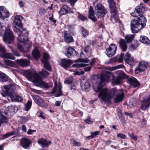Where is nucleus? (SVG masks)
Segmentation results:
<instances>
[{"label":"nucleus","instance_id":"1","mask_svg":"<svg viewBox=\"0 0 150 150\" xmlns=\"http://www.w3.org/2000/svg\"><path fill=\"white\" fill-rule=\"evenodd\" d=\"M110 76L109 74L105 71H103L101 74L100 81L98 83H96L95 85L93 86V88L96 92L99 93L98 98L101 100L102 102H110L111 99L115 95L114 99V101L115 103H117L123 100L124 93H119V91L116 88H113L111 90L105 88H102L106 82L109 81Z\"/></svg>","mask_w":150,"mask_h":150},{"label":"nucleus","instance_id":"2","mask_svg":"<svg viewBox=\"0 0 150 150\" xmlns=\"http://www.w3.org/2000/svg\"><path fill=\"white\" fill-rule=\"evenodd\" d=\"M25 74L27 78L33 82L34 85L41 88H48L50 87L48 84L43 81L40 76L43 77H46L49 73L45 70H42L39 74L34 72L33 71L28 70L25 71Z\"/></svg>","mask_w":150,"mask_h":150},{"label":"nucleus","instance_id":"3","mask_svg":"<svg viewBox=\"0 0 150 150\" xmlns=\"http://www.w3.org/2000/svg\"><path fill=\"white\" fill-rule=\"evenodd\" d=\"M22 17L21 16L17 15L15 16L13 21V30L18 34V41L21 43H25L28 40L27 37L28 35V32L26 31L25 29H23L22 31H21L19 28L17 27V26L20 28H22Z\"/></svg>","mask_w":150,"mask_h":150},{"label":"nucleus","instance_id":"4","mask_svg":"<svg viewBox=\"0 0 150 150\" xmlns=\"http://www.w3.org/2000/svg\"><path fill=\"white\" fill-rule=\"evenodd\" d=\"M95 13L98 18H101L105 16L107 12L103 5L98 4H97L95 8Z\"/></svg>","mask_w":150,"mask_h":150},{"label":"nucleus","instance_id":"5","mask_svg":"<svg viewBox=\"0 0 150 150\" xmlns=\"http://www.w3.org/2000/svg\"><path fill=\"white\" fill-rule=\"evenodd\" d=\"M141 23L142 21H139L138 18L137 20H132L130 24L131 29L133 33H137L139 30L144 27L142 26Z\"/></svg>","mask_w":150,"mask_h":150},{"label":"nucleus","instance_id":"6","mask_svg":"<svg viewBox=\"0 0 150 150\" xmlns=\"http://www.w3.org/2000/svg\"><path fill=\"white\" fill-rule=\"evenodd\" d=\"M117 74H119L118 76L113 77L112 81V83L113 85H119L121 84L122 81V77L126 78L127 77V76L125 75L124 72L121 71H117Z\"/></svg>","mask_w":150,"mask_h":150},{"label":"nucleus","instance_id":"7","mask_svg":"<svg viewBox=\"0 0 150 150\" xmlns=\"http://www.w3.org/2000/svg\"><path fill=\"white\" fill-rule=\"evenodd\" d=\"M14 39L12 31L9 29H6L3 38V41L6 43L10 44L13 41Z\"/></svg>","mask_w":150,"mask_h":150},{"label":"nucleus","instance_id":"8","mask_svg":"<svg viewBox=\"0 0 150 150\" xmlns=\"http://www.w3.org/2000/svg\"><path fill=\"white\" fill-rule=\"evenodd\" d=\"M15 89V86L13 84L5 85L3 86L2 89V95L3 96H6L10 95L14 92Z\"/></svg>","mask_w":150,"mask_h":150},{"label":"nucleus","instance_id":"9","mask_svg":"<svg viewBox=\"0 0 150 150\" xmlns=\"http://www.w3.org/2000/svg\"><path fill=\"white\" fill-rule=\"evenodd\" d=\"M95 63L94 59H93L91 61H90L87 59H82L81 60V62L74 64L73 65L72 67L79 68L84 67L88 65L89 64L91 66H93Z\"/></svg>","mask_w":150,"mask_h":150},{"label":"nucleus","instance_id":"10","mask_svg":"<svg viewBox=\"0 0 150 150\" xmlns=\"http://www.w3.org/2000/svg\"><path fill=\"white\" fill-rule=\"evenodd\" d=\"M0 56L2 58L14 60L15 58L12 54L6 53L5 48L0 44Z\"/></svg>","mask_w":150,"mask_h":150},{"label":"nucleus","instance_id":"11","mask_svg":"<svg viewBox=\"0 0 150 150\" xmlns=\"http://www.w3.org/2000/svg\"><path fill=\"white\" fill-rule=\"evenodd\" d=\"M117 47L114 44H112L106 50V53L107 56L111 57L114 55L116 53Z\"/></svg>","mask_w":150,"mask_h":150},{"label":"nucleus","instance_id":"12","mask_svg":"<svg viewBox=\"0 0 150 150\" xmlns=\"http://www.w3.org/2000/svg\"><path fill=\"white\" fill-rule=\"evenodd\" d=\"M49 58V54L47 53H45L43 55V59L42 60L43 63L44 67L49 71H51L52 69L49 64L48 59Z\"/></svg>","mask_w":150,"mask_h":150},{"label":"nucleus","instance_id":"13","mask_svg":"<svg viewBox=\"0 0 150 150\" xmlns=\"http://www.w3.org/2000/svg\"><path fill=\"white\" fill-rule=\"evenodd\" d=\"M148 64L145 61H141L139 63V64L135 70V73L138 74L140 72L144 71L146 68Z\"/></svg>","mask_w":150,"mask_h":150},{"label":"nucleus","instance_id":"14","mask_svg":"<svg viewBox=\"0 0 150 150\" xmlns=\"http://www.w3.org/2000/svg\"><path fill=\"white\" fill-rule=\"evenodd\" d=\"M131 15L133 17H138V16H140L139 17H138L137 18L139 19V21H142L141 25L142 27H145L146 22V19L145 17L142 15H141L139 14V13H138L136 11V12H134L131 13Z\"/></svg>","mask_w":150,"mask_h":150},{"label":"nucleus","instance_id":"15","mask_svg":"<svg viewBox=\"0 0 150 150\" xmlns=\"http://www.w3.org/2000/svg\"><path fill=\"white\" fill-rule=\"evenodd\" d=\"M124 60L126 63L130 65L133 66L134 64V59L128 52L125 55Z\"/></svg>","mask_w":150,"mask_h":150},{"label":"nucleus","instance_id":"16","mask_svg":"<svg viewBox=\"0 0 150 150\" xmlns=\"http://www.w3.org/2000/svg\"><path fill=\"white\" fill-rule=\"evenodd\" d=\"M61 85L59 84V85L57 86V83H55L54 87L52 89L51 93H55L56 91L57 90V92L56 94H55V96L56 97L60 96L62 94V92L61 91Z\"/></svg>","mask_w":150,"mask_h":150},{"label":"nucleus","instance_id":"17","mask_svg":"<svg viewBox=\"0 0 150 150\" xmlns=\"http://www.w3.org/2000/svg\"><path fill=\"white\" fill-rule=\"evenodd\" d=\"M150 105V95L147 97H145L144 101L142 102L141 108L143 110H146Z\"/></svg>","mask_w":150,"mask_h":150},{"label":"nucleus","instance_id":"18","mask_svg":"<svg viewBox=\"0 0 150 150\" xmlns=\"http://www.w3.org/2000/svg\"><path fill=\"white\" fill-rule=\"evenodd\" d=\"M9 16L8 12L3 6H0V18L4 19Z\"/></svg>","mask_w":150,"mask_h":150},{"label":"nucleus","instance_id":"19","mask_svg":"<svg viewBox=\"0 0 150 150\" xmlns=\"http://www.w3.org/2000/svg\"><path fill=\"white\" fill-rule=\"evenodd\" d=\"M31 142L30 140L26 138H23L21 141L20 144L23 148L27 149L30 147Z\"/></svg>","mask_w":150,"mask_h":150},{"label":"nucleus","instance_id":"20","mask_svg":"<svg viewBox=\"0 0 150 150\" xmlns=\"http://www.w3.org/2000/svg\"><path fill=\"white\" fill-rule=\"evenodd\" d=\"M72 63V61L70 59L67 60L65 59H63L61 61L60 65L64 68H68Z\"/></svg>","mask_w":150,"mask_h":150},{"label":"nucleus","instance_id":"21","mask_svg":"<svg viewBox=\"0 0 150 150\" xmlns=\"http://www.w3.org/2000/svg\"><path fill=\"white\" fill-rule=\"evenodd\" d=\"M17 47L18 49L21 52L26 53L29 51L30 46L28 44L25 43L24 46H23L20 43H18Z\"/></svg>","mask_w":150,"mask_h":150},{"label":"nucleus","instance_id":"22","mask_svg":"<svg viewBox=\"0 0 150 150\" xmlns=\"http://www.w3.org/2000/svg\"><path fill=\"white\" fill-rule=\"evenodd\" d=\"M65 41L68 43H71L73 41L74 39L72 36L67 33V31H64L62 33Z\"/></svg>","mask_w":150,"mask_h":150},{"label":"nucleus","instance_id":"23","mask_svg":"<svg viewBox=\"0 0 150 150\" xmlns=\"http://www.w3.org/2000/svg\"><path fill=\"white\" fill-rule=\"evenodd\" d=\"M81 89L83 90L87 91L90 88V83L87 80L82 81L81 84Z\"/></svg>","mask_w":150,"mask_h":150},{"label":"nucleus","instance_id":"24","mask_svg":"<svg viewBox=\"0 0 150 150\" xmlns=\"http://www.w3.org/2000/svg\"><path fill=\"white\" fill-rule=\"evenodd\" d=\"M38 143L41 145L43 147H46L51 144V142L49 140H47L45 139L40 138L38 139Z\"/></svg>","mask_w":150,"mask_h":150},{"label":"nucleus","instance_id":"25","mask_svg":"<svg viewBox=\"0 0 150 150\" xmlns=\"http://www.w3.org/2000/svg\"><path fill=\"white\" fill-rule=\"evenodd\" d=\"M88 17L94 22H96L97 21L96 18L94 15L93 9L92 6H90L89 8Z\"/></svg>","mask_w":150,"mask_h":150},{"label":"nucleus","instance_id":"26","mask_svg":"<svg viewBox=\"0 0 150 150\" xmlns=\"http://www.w3.org/2000/svg\"><path fill=\"white\" fill-rule=\"evenodd\" d=\"M128 81L129 83L134 87H138L140 86V83L134 77L129 78Z\"/></svg>","mask_w":150,"mask_h":150},{"label":"nucleus","instance_id":"27","mask_svg":"<svg viewBox=\"0 0 150 150\" xmlns=\"http://www.w3.org/2000/svg\"><path fill=\"white\" fill-rule=\"evenodd\" d=\"M119 46L122 50L124 52L126 50L127 48V46L125 40L122 39H120L119 42Z\"/></svg>","mask_w":150,"mask_h":150},{"label":"nucleus","instance_id":"28","mask_svg":"<svg viewBox=\"0 0 150 150\" xmlns=\"http://www.w3.org/2000/svg\"><path fill=\"white\" fill-rule=\"evenodd\" d=\"M16 61L21 67H26L28 66L29 63V61L24 59H17Z\"/></svg>","mask_w":150,"mask_h":150},{"label":"nucleus","instance_id":"29","mask_svg":"<svg viewBox=\"0 0 150 150\" xmlns=\"http://www.w3.org/2000/svg\"><path fill=\"white\" fill-rule=\"evenodd\" d=\"M66 50L67 52H63V53L68 57L70 58L74 52H76V51L71 47H69L68 49L66 48Z\"/></svg>","mask_w":150,"mask_h":150},{"label":"nucleus","instance_id":"30","mask_svg":"<svg viewBox=\"0 0 150 150\" xmlns=\"http://www.w3.org/2000/svg\"><path fill=\"white\" fill-rule=\"evenodd\" d=\"M140 42H141L146 45H150V41L149 38L145 36H141L139 40Z\"/></svg>","mask_w":150,"mask_h":150},{"label":"nucleus","instance_id":"31","mask_svg":"<svg viewBox=\"0 0 150 150\" xmlns=\"http://www.w3.org/2000/svg\"><path fill=\"white\" fill-rule=\"evenodd\" d=\"M117 11H111V20L113 23H116L118 19V14L117 13Z\"/></svg>","mask_w":150,"mask_h":150},{"label":"nucleus","instance_id":"32","mask_svg":"<svg viewBox=\"0 0 150 150\" xmlns=\"http://www.w3.org/2000/svg\"><path fill=\"white\" fill-rule=\"evenodd\" d=\"M145 6L143 4H140L139 6H137L136 8L137 12L139 13V14L143 16L144 11H145Z\"/></svg>","mask_w":150,"mask_h":150},{"label":"nucleus","instance_id":"33","mask_svg":"<svg viewBox=\"0 0 150 150\" xmlns=\"http://www.w3.org/2000/svg\"><path fill=\"white\" fill-rule=\"evenodd\" d=\"M117 115L119 118L120 119L121 122L123 124H125V120L123 116V115L120 109L119 108H117Z\"/></svg>","mask_w":150,"mask_h":150},{"label":"nucleus","instance_id":"34","mask_svg":"<svg viewBox=\"0 0 150 150\" xmlns=\"http://www.w3.org/2000/svg\"><path fill=\"white\" fill-rule=\"evenodd\" d=\"M109 5V7L111 11H116L117 10L116 9L115 4L113 0H108Z\"/></svg>","mask_w":150,"mask_h":150},{"label":"nucleus","instance_id":"35","mask_svg":"<svg viewBox=\"0 0 150 150\" xmlns=\"http://www.w3.org/2000/svg\"><path fill=\"white\" fill-rule=\"evenodd\" d=\"M109 5V7L111 11H116L117 10L116 9L115 4L113 0H108Z\"/></svg>","mask_w":150,"mask_h":150},{"label":"nucleus","instance_id":"36","mask_svg":"<svg viewBox=\"0 0 150 150\" xmlns=\"http://www.w3.org/2000/svg\"><path fill=\"white\" fill-rule=\"evenodd\" d=\"M86 54L85 55L86 57H89L91 55V50L89 46H87L83 49Z\"/></svg>","mask_w":150,"mask_h":150},{"label":"nucleus","instance_id":"37","mask_svg":"<svg viewBox=\"0 0 150 150\" xmlns=\"http://www.w3.org/2000/svg\"><path fill=\"white\" fill-rule=\"evenodd\" d=\"M68 7L67 5L63 6L59 11L60 15H62L67 13L68 12Z\"/></svg>","mask_w":150,"mask_h":150},{"label":"nucleus","instance_id":"38","mask_svg":"<svg viewBox=\"0 0 150 150\" xmlns=\"http://www.w3.org/2000/svg\"><path fill=\"white\" fill-rule=\"evenodd\" d=\"M32 54L33 57L36 59H38L40 57V53L37 49H35L33 51Z\"/></svg>","mask_w":150,"mask_h":150},{"label":"nucleus","instance_id":"39","mask_svg":"<svg viewBox=\"0 0 150 150\" xmlns=\"http://www.w3.org/2000/svg\"><path fill=\"white\" fill-rule=\"evenodd\" d=\"M134 35H135L134 34H127L126 35L125 37L126 42L127 43H130L134 39Z\"/></svg>","mask_w":150,"mask_h":150},{"label":"nucleus","instance_id":"40","mask_svg":"<svg viewBox=\"0 0 150 150\" xmlns=\"http://www.w3.org/2000/svg\"><path fill=\"white\" fill-rule=\"evenodd\" d=\"M4 61L6 65L10 67H15L16 66V64L14 62L6 59L4 60Z\"/></svg>","mask_w":150,"mask_h":150},{"label":"nucleus","instance_id":"41","mask_svg":"<svg viewBox=\"0 0 150 150\" xmlns=\"http://www.w3.org/2000/svg\"><path fill=\"white\" fill-rule=\"evenodd\" d=\"M8 78L7 76L2 72H0V81L3 82L7 81Z\"/></svg>","mask_w":150,"mask_h":150},{"label":"nucleus","instance_id":"42","mask_svg":"<svg viewBox=\"0 0 150 150\" xmlns=\"http://www.w3.org/2000/svg\"><path fill=\"white\" fill-rule=\"evenodd\" d=\"M37 104L41 106H46L47 104L45 103V101L41 98L38 100L36 103Z\"/></svg>","mask_w":150,"mask_h":150},{"label":"nucleus","instance_id":"43","mask_svg":"<svg viewBox=\"0 0 150 150\" xmlns=\"http://www.w3.org/2000/svg\"><path fill=\"white\" fill-rule=\"evenodd\" d=\"M17 95V94L14 93V92L12 93L10 95L7 96L8 97V100H10L9 98L12 100L15 101Z\"/></svg>","mask_w":150,"mask_h":150},{"label":"nucleus","instance_id":"44","mask_svg":"<svg viewBox=\"0 0 150 150\" xmlns=\"http://www.w3.org/2000/svg\"><path fill=\"white\" fill-rule=\"evenodd\" d=\"M81 32L82 36L83 37H86L88 35V31L83 27L81 28Z\"/></svg>","mask_w":150,"mask_h":150},{"label":"nucleus","instance_id":"45","mask_svg":"<svg viewBox=\"0 0 150 150\" xmlns=\"http://www.w3.org/2000/svg\"><path fill=\"white\" fill-rule=\"evenodd\" d=\"M15 133V132L13 131L11 132H8L6 134L2 135V138L0 139V140L4 139L8 137L13 135L14 133Z\"/></svg>","mask_w":150,"mask_h":150},{"label":"nucleus","instance_id":"46","mask_svg":"<svg viewBox=\"0 0 150 150\" xmlns=\"http://www.w3.org/2000/svg\"><path fill=\"white\" fill-rule=\"evenodd\" d=\"M70 142L74 146H79L81 145L80 142L76 141L74 139H71Z\"/></svg>","mask_w":150,"mask_h":150},{"label":"nucleus","instance_id":"47","mask_svg":"<svg viewBox=\"0 0 150 150\" xmlns=\"http://www.w3.org/2000/svg\"><path fill=\"white\" fill-rule=\"evenodd\" d=\"M31 105V101H28L25 105V110L26 111H28L30 108Z\"/></svg>","mask_w":150,"mask_h":150},{"label":"nucleus","instance_id":"48","mask_svg":"<svg viewBox=\"0 0 150 150\" xmlns=\"http://www.w3.org/2000/svg\"><path fill=\"white\" fill-rule=\"evenodd\" d=\"M73 78L72 77H70L67 78L64 81V82L68 84H70L72 82Z\"/></svg>","mask_w":150,"mask_h":150},{"label":"nucleus","instance_id":"49","mask_svg":"<svg viewBox=\"0 0 150 150\" xmlns=\"http://www.w3.org/2000/svg\"><path fill=\"white\" fill-rule=\"evenodd\" d=\"M78 14L79 15L78 16V18L80 19L81 20L83 21H85L87 19V18L84 16L81 15L79 13H78Z\"/></svg>","mask_w":150,"mask_h":150},{"label":"nucleus","instance_id":"50","mask_svg":"<svg viewBox=\"0 0 150 150\" xmlns=\"http://www.w3.org/2000/svg\"><path fill=\"white\" fill-rule=\"evenodd\" d=\"M128 135L132 139L135 141L137 140V137L136 136H134L133 133H132L131 134H128Z\"/></svg>","mask_w":150,"mask_h":150},{"label":"nucleus","instance_id":"51","mask_svg":"<svg viewBox=\"0 0 150 150\" xmlns=\"http://www.w3.org/2000/svg\"><path fill=\"white\" fill-rule=\"evenodd\" d=\"M125 55L123 53H121L120 56L118 58V61L119 62H122L123 59H124V57Z\"/></svg>","mask_w":150,"mask_h":150},{"label":"nucleus","instance_id":"52","mask_svg":"<svg viewBox=\"0 0 150 150\" xmlns=\"http://www.w3.org/2000/svg\"><path fill=\"white\" fill-rule=\"evenodd\" d=\"M84 121L86 123L90 125L93 122V121H92L90 117H88L87 119L85 120Z\"/></svg>","mask_w":150,"mask_h":150},{"label":"nucleus","instance_id":"53","mask_svg":"<svg viewBox=\"0 0 150 150\" xmlns=\"http://www.w3.org/2000/svg\"><path fill=\"white\" fill-rule=\"evenodd\" d=\"M33 99L35 103H36L38 102V100L40 99V98L37 95H35L33 96Z\"/></svg>","mask_w":150,"mask_h":150},{"label":"nucleus","instance_id":"54","mask_svg":"<svg viewBox=\"0 0 150 150\" xmlns=\"http://www.w3.org/2000/svg\"><path fill=\"white\" fill-rule=\"evenodd\" d=\"M138 41H136L135 43V44L134 45L132 44L131 45V48H133L134 49H135L138 46Z\"/></svg>","mask_w":150,"mask_h":150},{"label":"nucleus","instance_id":"55","mask_svg":"<svg viewBox=\"0 0 150 150\" xmlns=\"http://www.w3.org/2000/svg\"><path fill=\"white\" fill-rule=\"evenodd\" d=\"M117 136L118 137L122 139H125L126 138V136L124 134L121 133L118 134L117 135Z\"/></svg>","mask_w":150,"mask_h":150},{"label":"nucleus","instance_id":"56","mask_svg":"<svg viewBox=\"0 0 150 150\" xmlns=\"http://www.w3.org/2000/svg\"><path fill=\"white\" fill-rule=\"evenodd\" d=\"M46 12V11L45 9L43 8H41L39 10V13L40 15H42L43 13Z\"/></svg>","mask_w":150,"mask_h":150},{"label":"nucleus","instance_id":"57","mask_svg":"<svg viewBox=\"0 0 150 150\" xmlns=\"http://www.w3.org/2000/svg\"><path fill=\"white\" fill-rule=\"evenodd\" d=\"M11 52L15 56L17 57H19L20 55L19 52L17 51H15L12 49L11 50Z\"/></svg>","mask_w":150,"mask_h":150},{"label":"nucleus","instance_id":"58","mask_svg":"<svg viewBox=\"0 0 150 150\" xmlns=\"http://www.w3.org/2000/svg\"><path fill=\"white\" fill-rule=\"evenodd\" d=\"M16 97V98L15 101L21 102L23 100L22 98L21 97L18 96L17 95Z\"/></svg>","mask_w":150,"mask_h":150},{"label":"nucleus","instance_id":"59","mask_svg":"<svg viewBox=\"0 0 150 150\" xmlns=\"http://www.w3.org/2000/svg\"><path fill=\"white\" fill-rule=\"evenodd\" d=\"M36 130H33L31 129H29L27 132V134L28 135L32 134L33 132H36Z\"/></svg>","mask_w":150,"mask_h":150},{"label":"nucleus","instance_id":"60","mask_svg":"<svg viewBox=\"0 0 150 150\" xmlns=\"http://www.w3.org/2000/svg\"><path fill=\"white\" fill-rule=\"evenodd\" d=\"M99 132L98 131H96L94 132H91V136L93 138H94L96 137V136L98 134Z\"/></svg>","mask_w":150,"mask_h":150},{"label":"nucleus","instance_id":"61","mask_svg":"<svg viewBox=\"0 0 150 150\" xmlns=\"http://www.w3.org/2000/svg\"><path fill=\"white\" fill-rule=\"evenodd\" d=\"M77 1V0H69V2L71 6H73Z\"/></svg>","mask_w":150,"mask_h":150},{"label":"nucleus","instance_id":"62","mask_svg":"<svg viewBox=\"0 0 150 150\" xmlns=\"http://www.w3.org/2000/svg\"><path fill=\"white\" fill-rule=\"evenodd\" d=\"M117 59L115 58H112L110 59V62L108 63L110 64L111 63L114 62H115L117 60Z\"/></svg>","mask_w":150,"mask_h":150},{"label":"nucleus","instance_id":"63","mask_svg":"<svg viewBox=\"0 0 150 150\" xmlns=\"http://www.w3.org/2000/svg\"><path fill=\"white\" fill-rule=\"evenodd\" d=\"M146 124V120L145 118H144L142 119L141 121V124L143 126L145 125Z\"/></svg>","mask_w":150,"mask_h":150},{"label":"nucleus","instance_id":"64","mask_svg":"<svg viewBox=\"0 0 150 150\" xmlns=\"http://www.w3.org/2000/svg\"><path fill=\"white\" fill-rule=\"evenodd\" d=\"M15 108V106L14 105H11L8 107V110L10 111H11L12 110Z\"/></svg>","mask_w":150,"mask_h":150}]
</instances>
